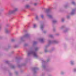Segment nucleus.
<instances>
[{
  "label": "nucleus",
  "instance_id": "f257e3e1",
  "mask_svg": "<svg viewBox=\"0 0 76 76\" xmlns=\"http://www.w3.org/2000/svg\"><path fill=\"white\" fill-rule=\"evenodd\" d=\"M39 48L37 47H34L33 46L31 48V50L28 51V55L30 56L31 55H32L36 58H38V56L37 54V51L38 50Z\"/></svg>",
  "mask_w": 76,
  "mask_h": 76
},
{
  "label": "nucleus",
  "instance_id": "f03ea898",
  "mask_svg": "<svg viewBox=\"0 0 76 76\" xmlns=\"http://www.w3.org/2000/svg\"><path fill=\"white\" fill-rule=\"evenodd\" d=\"M58 42H58V41L57 40H54L53 41L49 40H48V45H46L45 46V47L44 51L45 53H47V52H48V50L47 48H48V47L50 45L53 43L57 44V43H58Z\"/></svg>",
  "mask_w": 76,
  "mask_h": 76
},
{
  "label": "nucleus",
  "instance_id": "7ed1b4c3",
  "mask_svg": "<svg viewBox=\"0 0 76 76\" xmlns=\"http://www.w3.org/2000/svg\"><path fill=\"white\" fill-rule=\"evenodd\" d=\"M31 36L30 34L27 33L25 35L20 37V40L19 41L18 43L19 44H20L22 41H23V39L24 38H29Z\"/></svg>",
  "mask_w": 76,
  "mask_h": 76
},
{
  "label": "nucleus",
  "instance_id": "20e7f679",
  "mask_svg": "<svg viewBox=\"0 0 76 76\" xmlns=\"http://www.w3.org/2000/svg\"><path fill=\"white\" fill-rule=\"evenodd\" d=\"M45 12L47 13V16L50 19H53V16L51 15V9L49 8L46 10Z\"/></svg>",
  "mask_w": 76,
  "mask_h": 76
},
{
  "label": "nucleus",
  "instance_id": "39448f33",
  "mask_svg": "<svg viewBox=\"0 0 76 76\" xmlns=\"http://www.w3.org/2000/svg\"><path fill=\"white\" fill-rule=\"evenodd\" d=\"M50 60V58L47 59L46 61L45 60H43L42 61V67L44 69H46V65L47 64V62H48Z\"/></svg>",
  "mask_w": 76,
  "mask_h": 76
},
{
  "label": "nucleus",
  "instance_id": "423d86ee",
  "mask_svg": "<svg viewBox=\"0 0 76 76\" xmlns=\"http://www.w3.org/2000/svg\"><path fill=\"white\" fill-rule=\"evenodd\" d=\"M17 11H18V8H15L14 9L13 11H10L7 13V15H11V14H12V13H15L16 12H17Z\"/></svg>",
  "mask_w": 76,
  "mask_h": 76
},
{
  "label": "nucleus",
  "instance_id": "0eeeda50",
  "mask_svg": "<svg viewBox=\"0 0 76 76\" xmlns=\"http://www.w3.org/2000/svg\"><path fill=\"white\" fill-rule=\"evenodd\" d=\"M6 62L7 64H9V65L11 68H12V69H15V66L12 64H10L9 61H6Z\"/></svg>",
  "mask_w": 76,
  "mask_h": 76
},
{
  "label": "nucleus",
  "instance_id": "6e6552de",
  "mask_svg": "<svg viewBox=\"0 0 76 76\" xmlns=\"http://www.w3.org/2000/svg\"><path fill=\"white\" fill-rule=\"evenodd\" d=\"M76 10V9H72L71 12L70 13L71 15H74V14H75Z\"/></svg>",
  "mask_w": 76,
  "mask_h": 76
},
{
  "label": "nucleus",
  "instance_id": "1a4fd4ad",
  "mask_svg": "<svg viewBox=\"0 0 76 76\" xmlns=\"http://www.w3.org/2000/svg\"><path fill=\"white\" fill-rule=\"evenodd\" d=\"M38 69H39V68L37 67H35L33 69V70L34 72V73H36L37 72V71L38 70Z\"/></svg>",
  "mask_w": 76,
  "mask_h": 76
},
{
  "label": "nucleus",
  "instance_id": "9d476101",
  "mask_svg": "<svg viewBox=\"0 0 76 76\" xmlns=\"http://www.w3.org/2000/svg\"><path fill=\"white\" fill-rule=\"evenodd\" d=\"M44 24H40V28L42 31L44 30Z\"/></svg>",
  "mask_w": 76,
  "mask_h": 76
},
{
  "label": "nucleus",
  "instance_id": "9b49d317",
  "mask_svg": "<svg viewBox=\"0 0 76 76\" xmlns=\"http://www.w3.org/2000/svg\"><path fill=\"white\" fill-rule=\"evenodd\" d=\"M70 63L71 65L72 66H73L75 65V61L73 60H72L70 61Z\"/></svg>",
  "mask_w": 76,
  "mask_h": 76
},
{
  "label": "nucleus",
  "instance_id": "f8f14e48",
  "mask_svg": "<svg viewBox=\"0 0 76 76\" xmlns=\"http://www.w3.org/2000/svg\"><path fill=\"white\" fill-rule=\"evenodd\" d=\"M26 63H24L21 65H19L18 66V67H19V68H20V67H21L22 66H25V65H26Z\"/></svg>",
  "mask_w": 76,
  "mask_h": 76
},
{
  "label": "nucleus",
  "instance_id": "ddd939ff",
  "mask_svg": "<svg viewBox=\"0 0 76 76\" xmlns=\"http://www.w3.org/2000/svg\"><path fill=\"white\" fill-rule=\"evenodd\" d=\"M5 32L6 34H9L10 32V30L8 29H6Z\"/></svg>",
  "mask_w": 76,
  "mask_h": 76
},
{
  "label": "nucleus",
  "instance_id": "4468645a",
  "mask_svg": "<svg viewBox=\"0 0 76 76\" xmlns=\"http://www.w3.org/2000/svg\"><path fill=\"white\" fill-rule=\"evenodd\" d=\"M69 30L68 28H66L63 31V33H66Z\"/></svg>",
  "mask_w": 76,
  "mask_h": 76
},
{
  "label": "nucleus",
  "instance_id": "2eb2a0df",
  "mask_svg": "<svg viewBox=\"0 0 76 76\" xmlns=\"http://www.w3.org/2000/svg\"><path fill=\"white\" fill-rule=\"evenodd\" d=\"M39 41L42 43H44V39L42 38H41L39 39Z\"/></svg>",
  "mask_w": 76,
  "mask_h": 76
},
{
  "label": "nucleus",
  "instance_id": "dca6fc26",
  "mask_svg": "<svg viewBox=\"0 0 76 76\" xmlns=\"http://www.w3.org/2000/svg\"><path fill=\"white\" fill-rule=\"evenodd\" d=\"M64 28H66V26H62L60 28V29H63Z\"/></svg>",
  "mask_w": 76,
  "mask_h": 76
},
{
  "label": "nucleus",
  "instance_id": "f3484780",
  "mask_svg": "<svg viewBox=\"0 0 76 76\" xmlns=\"http://www.w3.org/2000/svg\"><path fill=\"white\" fill-rule=\"evenodd\" d=\"M30 7H31V6L29 5H26L25 6L26 8L27 9H29V8H30Z\"/></svg>",
  "mask_w": 76,
  "mask_h": 76
},
{
  "label": "nucleus",
  "instance_id": "a211bd4d",
  "mask_svg": "<svg viewBox=\"0 0 76 76\" xmlns=\"http://www.w3.org/2000/svg\"><path fill=\"white\" fill-rule=\"evenodd\" d=\"M72 72L73 73H76V68L73 69Z\"/></svg>",
  "mask_w": 76,
  "mask_h": 76
},
{
  "label": "nucleus",
  "instance_id": "6ab92c4d",
  "mask_svg": "<svg viewBox=\"0 0 76 76\" xmlns=\"http://www.w3.org/2000/svg\"><path fill=\"white\" fill-rule=\"evenodd\" d=\"M49 37L53 38L54 37L53 36V35L52 34H50L49 35Z\"/></svg>",
  "mask_w": 76,
  "mask_h": 76
},
{
  "label": "nucleus",
  "instance_id": "aec40b11",
  "mask_svg": "<svg viewBox=\"0 0 76 76\" xmlns=\"http://www.w3.org/2000/svg\"><path fill=\"white\" fill-rule=\"evenodd\" d=\"M60 74L61 75H63L64 74V71H62L61 72Z\"/></svg>",
  "mask_w": 76,
  "mask_h": 76
},
{
  "label": "nucleus",
  "instance_id": "412c9836",
  "mask_svg": "<svg viewBox=\"0 0 76 76\" xmlns=\"http://www.w3.org/2000/svg\"><path fill=\"white\" fill-rule=\"evenodd\" d=\"M57 22V20H53V23H56Z\"/></svg>",
  "mask_w": 76,
  "mask_h": 76
},
{
  "label": "nucleus",
  "instance_id": "4be33fe9",
  "mask_svg": "<svg viewBox=\"0 0 76 76\" xmlns=\"http://www.w3.org/2000/svg\"><path fill=\"white\" fill-rule=\"evenodd\" d=\"M37 26V25L36 24H34L33 25V28H35Z\"/></svg>",
  "mask_w": 76,
  "mask_h": 76
},
{
  "label": "nucleus",
  "instance_id": "5701e85b",
  "mask_svg": "<svg viewBox=\"0 0 76 76\" xmlns=\"http://www.w3.org/2000/svg\"><path fill=\"white\" fill-rule=\"evenodd\" d=\"M18 47H19V45H15L14 46V48H18Z\"/></svg>",
  "mask_w": 76,
  "mask_h": 76
},
{
  "label": "nucleus",
  "instance_id": "b1692460",
  "mask_svg": "<svg viewBox=\"0 0 76 76\" xmlns=\"http://www.w3.org/2000/svg\"><path fill=\"white\" fill-rule=\"evenodd\" d=\"M37 44V42H34L33 43V45H36V44Z\"/></svg>",
  "mask_w": 76,
  "mask_h": 76
},
{
  "label": "nucleus",
  "instance_id": "393cba45",
  "mask_svg": "<svg viewBox=\"0 0 76 76\" xmlns=\"http://www.w3.org/2000/svg\"><path fill=\"white\" fill-rule=\"evenodd\" d=\"M35 19L36 20H38V15H36Z\"/></svg>",
  "mask_w": 76,
  "mask_h": 76
},
{
  "label": "nucleus",
  "instance_id": "a878e982",
  "mask_svg": "<svg viewBox=\"0 0 76 76\" xmlns=\"http://www.w3.org/2000/svg\"><path fill=\"white\" fill-rule=\"evenodd\" d=\"M72 4H73V5H75V4H76V3H75V2H74V1H73L72 2Z\"/></svg>",
  "mask_w": 76,
  "mask_h": 76
},
{
  "label": "nucleus",
  "instance_id": "bb28decb",
  "mask_svg": "<svg viewBox=\"0 0 76 76\" xmlns=\"http://www.w3.org/2000/svg\"><path fill=\"white\" fill-rule=\"evenodd\" d=\"M64 20V18H62L61 19V22H63Z\"/></svg>",
  "mask_w": 76,
  "mask_h": 76
},
{
  "label": "nucleus",
  "instance_id": "cd10ccee",
  "mask_svg": "<svg viewBox=\"0 0 76 76\" xmlns=\"http://www.w3.org/2000/svg\"><path fill=\"white\" fill-rule=\"evenodd\" d=\"M43 33H44V34H45V33H47V31H44L43 32Z\"/></svg>",
  "mask_w": 76,
  "mask_h": 76
},
{
  "label": "nucleus",
  "instance_id": "c85d7f7f",
  "mask_svg": "<svg viewBox=\"0 0 76 76\" xmlns=\"http://www.w3.org/2000/svg\"><path fill=\"white\" fill-rule=\"evenodd\" d=\"M28 44L27 43H26L24 44V46H28Z\"/></svg>",
  "mask_w": 76,
  "mask_h": 76
},
{
  "label": "nucleus",
  "instance_id": "c756f323",
  "mask_svg": "<svg viewBox=\"0 0 76 76\" xmlns=\"http://www.w3.org/2000/svg\"><path fill=\"white\" fill-rule=\"evenodd\" d=\"M11 41L12 42H14V41H15V39H12Z\"/></svg>",
  "mask_w": 76,
  "mask_h": 76
},
{
  "label": "nucleus",
  "instance_id": "7c9ffc66",
  "mask_svg": "<svg viewBox=\"0 0 76 76\" xmlns=\"http://www.w3.org/2000/svg\"><path fill=\"white\" fill-rule=\"evenodd\" d=\"M67 6H68V5H65V8H66L67 7Z\"/></svg>",
  "mask_w": 76,
  "mask_h": 76
},
{
  "label": "nucleus",
  "instance_id": "2f4dec72",
  "mask_svg": "<svg viewBox=\"0 0 76 76\" xmlns=\"http://www.w3.org/2000/svg\"><path fill=\"white\" fill-rule=\"evenodd\" d=\"M67 19H69V18H70V16H69V15H68L67 16Z\"/></svg>",
  "mask_w": 76,
  "mask_h": 76
},
{
  "label": "nucleus",
  "instance_id": "473e14b6",
  "mask_svg": "<svg viewBox=\"0 0 76 76\" xmlns=\"http://www.w3.org/2000/svg\"><path fill=\"white\" fill-rule=\"evenodd\" d=\"M37 3H35L34 4V6H37Z\"/></svg>",
  "mask_w": 76,
  "mask_h": 76
},
{
  "label": "nucleus",
  "instance_id": "72a5a7b5",
  "mask_svg": "<svg viewBox=\"0 0 76 76\" xmlns=\"http://www.w3.org/2000/svg\"><path fill=\"white\" fill-rule=\"evenodd\" d=\"M41 17L42 18H44V16L43 15H41Z\"/></svg>",
  "mask_w": 76,
  "mask_h": 76
},
{
  "label": "nucleus",
  "instance_id": "f704fd0d",
  "mask_svg": "<svg viewBox=\"0 0 76 76\" xmlns=\"http://www.w3.org/2000/svg\"><path fill=\"white\" fill-rule=\"evenodd\" d=\"M53 31H54V32L56 31V28H53Z\"/></svg>",
  "mask_w": 76,
  "mask_h": 76
},
{
  "label": "nucleus",
  "instance_id": "c9c22d12",
  "mask_svg": "<svg viewBox=\"0 0 76 76\" xmlns=\"http://www.w3.org/2000/svg\"><path fill=\"white\" fill-rule=\"evenodd\" d=\"M15 73L16 75H18V72H15Z\"/></svg>",
  "mask_w": 76,
  "mask_h": 76
},
{
  "label": "nucleus",
  "instance_id": "e433bc0d",
  "mask_svg": "<svg viewBox=\"0 0 76 76\" xmlns=\"http://www.w3.org/2000/svg\"><path fill=\"white\" fill-rule=\"evenodd\" d=\"M48 76H53L51 75H49Z\"/></svg>",
  "mask_w": 76,
  "mask_h": 76
},
{
  "label": "nucleus",
  "instance_id": "4c0bfd02",
  "mask_svg": "<svg viewBox=\"0 0 76 76\" xmlns=\"http://www.w3.org/2000/svg\"><path fill=\"white\" fill-rule=\"evenodd\" d=\"M11 53H12V54H13V52L12 51V52H11Z\"/></svg>",
  "mask_w": 76,
  "mask_h": 76
},
{
  "label": "nucleus",
  "instance_id": "58836bf2",
  "mask_svg": "<svg viewBox=\"0 0 76 76\" xmlns=\"http://www.w3.org/2000/svg\"><path fill=\"white\" fill-rule=\"evenodd\" d=\"M1 26H0V29H1Z\"/></svg>",
  "mask_w": 76,
  "mask_h": 76
},
{
  "label": "nucleus",
  "instance_id": "ea45409f",
  "mask_svg": "<svg viewBox=\"0 0 76 76\" xmlns=\"http://www.w3.org/2000/svg\"><path fill=\"white\" fill-rule=\"evenodd\" d=\"M1 11H3V10H1Z\"/></svg>",
  "mask_w": 76,
  "mask_h": 76
},
{
  "label": "nucleus",
  "instance_id": "a19ab883",
  "mask_svg": "<svg viewBox=\"0 0 76 76\" xmlns=\"http://www.w3.org/2000/svg\"><path fill=\"white\" fill-rule=\"evenodd\" d=\"M56 35H58V34H56Z\"/></svg>",
  "mask_w": 76,
  "mask_h": 76
},
{
  "label": "nucleus",
  "instance_id": "79ce46f5",
  "mask_svg": "<svg viewBox=\"0 0 76 76\" xmlns=\"http://www.w3.org/2000/svg\"><path fill=\"white\" fill-rule=\"evenodd\" d=\"M16 59H18V57H16Z\"/></svg>",
  "mask_w": 76,
  "mask_h": 76
},
{
  "label": "nucleus",
  "instance_id": "37998d69",
  "mask_svg": "<svg viewBox=\"0 0 76 76\" xmlns=\"http://www.w3.org/2000/svg\"><path fill=\"white\" fill-rule=\"evenodd\" d=\"M20 58H19L18 59V60H20Z\"/></svg>",
  "mask_w": 76,
  "mask_h": 76
},
{
  "label": "nucleus",
  "instance_id": "c03bdc74",
  "mask_svg": "<svg viewBox=\"0 0 76 76\" xmlns=\"http://www.w3.org/2000/svg\"><path fill=\"white\" fill-rule=\"evenodd\" d=\"M24 32H25V30H24Z\"/></svg>",
  "mask_w": 76,
  "mask_h": 76
},
{
  "label": "nucleus",
  "instance_id": "a18cd8bd",
  "mask_svg": "<svg viewBox=\"0 0 76 76\" xmlns=\"http://www.w3.org/2000/svg\"><path fill=\"white\" fill-rule=\"evenodd\" d=\"M0 38H1V37H0Z\"/></svg>",
  "mask_w": 76,
  "mask_h": 76
},
{
  "label": "nucleus",
  "instance_id": "49530a36",
  "mask_svg": "<svg viewBox=\"0 0 76 76\" xmlns=\"http://www.w3.org/2000/svg\"><path fill=\"white\" fill-rule=\"evenodd\" d=\"M0 14H1V13H0Z\"/></svg>",
  "mask_w": 76,
  "mask_h": 76
}]
</instances>
